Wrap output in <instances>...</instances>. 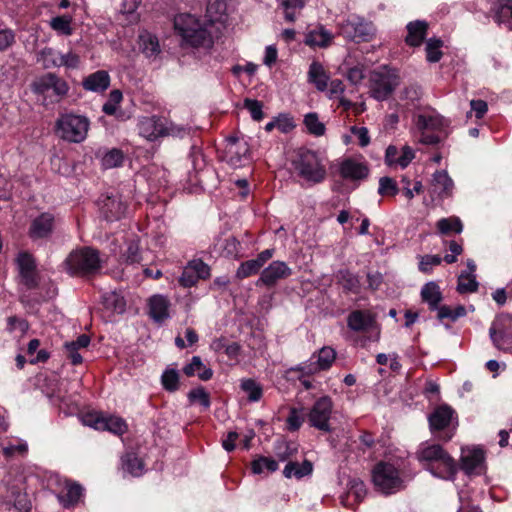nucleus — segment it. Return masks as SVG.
<instances>
[{
	"label": "nucleus",
	"mask_w": 512,
	"mask_h": 512,
	"mask_svg": "<svg viewBox=\"0 0 512 512\" xmlns=\"http://www.w3.org/2000/svg\"><path fill=\"white\" fill-rule=\"evenodd\" d=\"M165 130L163 132V137L165 136H172V137H183L185 134L188 133V129L184 126H178L173 124L172 122H169L167 119H165Z\"/></svg>",
	"instance_id": "0e129e2a"
},
{
	"label": "nucleus",
	"mask_w": 512,
	"mask_h": 512,
	"mask_svg": "<svg viewBox=\"0 0 512 512\" xmlns=\"http://www.w3.org/2000/svg\"><path fill=\"white\" fill-rule=\"evenodd\" d=\"M15 42V34L11 29H0V51L10 48Z\"/></svg>",
	"instance_id": "338daca9"
},
{
	"label": "nucleus",
	"mask_w": 512,
	"mask_h": 512,
	"mask_svg": "<svg viewBox=\"0 0 512 512\" xmlns=\"http://www.w3.org/2000/svg\"><path fill=\"white\" fill-rule=\"evenodd\" d=\"M443 45V41L438 38H430L426 42V57L431 63L439 62L443 56L440 48Z\"/></svg>",
	"instance_id": "ea45409f"
},
{
	"label": "nucleus",
	"mask_w": 512,
	"mask_h": 512,
	"mask_svg": "<svg viewBox=\"0 0 512 512\" xmlns=\"http://www.w3.org/2000/svg\"><path fill=\"white\" fill-rule=\"evenodd\" d=\"M406 29L405 43L411 47H418L426 37L428 23L424 20L411 21L407 24Z\"/></svg>",
	"instance_id": "412c9836"
},
{
	"label": "nucleus",
	"mask_w": 512,
	"mask_h": 512,
	"mask_svg": "<svg viewBox=\"0 0 512 512\" xmlns=\"http://www.w3.org/2000/svg\"><path fill=\"white\" fill-rule=\"evenodd\" d=\"M174 25L183 40L192 47L208 48L213 43L210 32L206 28L201 27L191 16H186L185 18L183 16L177 17Z\"/></svg>",
	"instance_id": "423d86ee"
},
{
	"label": "nucleus",
	"mask_w": 512,
	"mask_h": 512,
	"mask_svg": "<svg viewBox=\"0 0 512 512\" xmlns=\"http://www.w3.org/2000/svg\"><path fill=\"white\" fill-rule=\"evenodd\" d=\"M336 358V352L331 347H323L318 353L317 364L319 370H327Z\"/></svg>",
	"instance_id": "8fccbe9b"
},
{
	"label": "nucleus",
	"mask_w": 512,
	"mask_h": 512,
	"mask_svg": "<svg viewBox=\"0 0 512 512\" xmlns=\"http://www.w3.org/2000/svg\"><path fill=\"white\" fill-rule=\"evenodd\" d=\"M251 469L254 474H261L265 469L268 472H275L278 469V463L272 458L259 456L251 463Z\"/></svg>",
	"instance_id": "58836bf2"
},
{
	"label": "nucleus",
	"mask_w": 512,
	"mask_h": 512,
	"mask_svg": "<svg viewBox=\"0 0 512 512\" xmlns=\"http://www.w3.org/2000/svg\"><path fill=\"white\" fill-rule=\"evenodd\" d=\"M20 283L27 289V290H34L39 287L40 284V276L37 272V270H34L32 272H25L19 274Z\"/></svg>",
	"instance_id": "6e6d98bb"
},
{
	"label": "nucleus",
	"mask_w": 512,
	"mask_h": 512,
	"mask_svg": "<svg viewBox=\"0 0 512 512\" xmlns=\"http://www.w3.org/2000/svg\"><path fill=\"white\" fill-rule=\"evenodd\" d=\"M103 304L107 309H111L118 313H122L125 310V301L123 297L119 296L115 292L103 295Z\"/></svg>",
	"instance_id": "09e8293b"
},
{
	"label": "nucleus",
	"mask_w": 512,
	"mask_h": 512,
	"mask_svg": "<svg viewBox=\"0 0 512 512\" xmlns=\"http://www.w3.org/2000/svg\"><path fill=\"white\" fill-rule=\"evenodd\" d=\"M437 228L441 234L447 235L451 232L457 234L462 232L463 225L458 217L442 218L437 222Z\"/></svg>",
	"instance_id": "e433bc0d"
},
{
	"label": "nucleus",
	"mask_w": 512,
	"mask_h": 512,
	"mask_svg": "<svg viewBox=\"0 0 512 512\" xmlns=\"http://www.w3.org/2000/svg\"><path fill=\"white\" fill-rule=\"evenodd\" d=\"M339 172L344 179L363 180L367 178L369 168L364 163L347 158L342 161Z\"/></svg>",
	"instance_id": "6ab92c4d"
},
{
	"label": "nucleus",
	"mask_w": 512,
	"mask_h": 512,
	"mask_svg": "<svg viewBox=\"0 0 512 512\" xmlns=\"http://www.w3.org/2000/svg\"><path fill=\"white\" fill-rule=\"evenodd\" d=\"M495 20L512 30V0H498Z\"/></svg>",
	"instance_id": "7c9ffc66"
},
{
	"label": "nucleus",
	"mask_w": 512,
	"mask_h": 512,
	"mask_svg": "<svg viewBox=\"0 0 512 512\" xmlns=\"http://www.w3.org/2000/svg\"><path fill=\"white\" fill-rule=\"evenodd\" d=\"M374 321L370 312L355 310L348 315L347 326L353 331H365L373 325Z\"/></svg>",
	"instance_id": "393cba45"
},
{
	"label": "nucleus",
	"mask_w": 512,
	"mask_h": 512,
	"mask_svg": "<svg viewBox=\"0 0 512 512\" xmlns=\"http://www.w3.org/2000/svg\"><path fill=\"white\" fill-rule=\"evenodd\" d=\"M333 409V403L330 397L323 396L319 398L311 408L308 414L310 425L324 432H331L329 423Z\"/></svg>",
	"instance_id": "1a4fd4ad"
},
{
	"label": "nucleus",
	"mask_w": 512,
	"mask_h": 512,
	"mask_svg": "<svg viewBox=\"0 0 512 512\" xmlns=\"http://www.w3.org/2000/svg\"><path fill=\"white\" fill-rule=\"evenodd\" d=\"M64 266L71 276L87 277L102 269V261L97 249L84 246L72 250L65 259Z\"/></svg>",
	"instance_id": "7ed1b4c3"
},
{
	"label": "nucleus",
	"mask_w": 512,
	"mask_h": 512,
	"mask_svg": "<svg viewBox=\"0 0 512 512\" xmlns=\"http://www.w3.org/2000/svg\"><path fill=\"white\" fill-rule=\"evenodd\" d=\"M454 414L455 411L449 405H439L428 417L430 430L432 432L444 430L450 425Z\"/></svg>",
	"instance_id": "dca6fc26"
},
{
	"label": "nucleus",
	"mask_w": 512,
	"mask_h": 512,
	"mask_svg": "<svg viewBox=\"0 0 512 512\" xmlns=\"http://www.w3.org/2000/svg\"><path fill=\"white\" fill-rule=\"evenodd\" d=\"M124 154L122 150L113 148L108 151L102 158V166L105 169L119 167L123 164Z\"/></svg>",
	"instance_id": "37998d69"
},
{
	"label": "nucleus",
	"mask_w": 512,
	"mask_h": 512,
	"mask_svg": "<svg viewBox=\"0 0 512 512\" xmlns=\"http://www.w3.org/2000/svg\"><path fill=\"white\" fill-rule=\"evenodd\" d=\"M71 21L72 18L70 16H57L51 19L50 26L54 31L62 35L68 36L71 35L73 32V29L71 27Z\"/></svg>",
	"instance_id": "79ce46f5"
},
{
	"label": "nucleus",
	"mask_w": 512,
	"mask_h": 512,
	"mask_svg": "<svg viewBox=\"0 0 512 512\" xmlns=\"http://www.w3.org/2000/svg\"><path fill=\"white\" fill-rule=\"evenodd\" d=\"M304 124L308 132L314 136L319 137L325 134V125L319 121L318 114L315 112H310L305 115Z\"/></svg>",
	"instance_id": "4c0bfd02"
},
{
	"label": "nucleus",
	"mask_w": 512,
	"mask_h": 512,
	"mask_svg": "<svg viewBox=\"0 0 512 512\" xmlns=\"http://www.w3.org/2000/svg\"><path fill=\"white\" fill-rule=\"evenodd\" d=\"M54 216L44 212L37 216L30 224L28 235L31 239H43L49 237L54 230Z\"/></svg>",
	"instance_id": "4468645a"
},
{
	"label": "nucleus",
	"mask_w": 512,
	"mask_h": 512,
	"mask_svg": "<svg viewBox=\"0 0 512 512\" xmlns=\"http://www.w3.org/2000/svg\"><path fill=\"white\" fill-rule=\"evenodd\" d=\"M421 298L431 311H435L443 300L439 285L433 281L426 283L421 289Z\"/></svg>",
	"instance_id": "bb28decb"
},
{
	"label": "nucleus",
	"mask_w": 512,
	"mask_h": 512,
	"mask_svg": "<svg viewBox=\"0 0 512 512\" xmlns=\"http://www.w3.org/2000/svg\"><path fill=\"white\" fill-rule=\"evenodd\" d=\"M262 266L255 259L247 260L242 262L236 271V277L238 279H244L249 276L257 274Z\"/></svg>",
	"instance_id": "de8ad7c7"
},
{
	"label": "nucleus",
	"mask_w": 512,
	"mask_h": 512,
	"mask_svg": "<svg viewBox=\"0 0 512 512\" xmlns=\"http://www.w3.org/2000/svg\"><path fill=\"white\" fill-rule=\"evenodd\" d=\"M188 265L199 279H206L210 276V267L201 259H194L190 261Z\"/></svg>",
	"instance_id": "bf43d9fd"
},
{
	"label": "nucleus",
	"mask_w": 512,
	"mask_h": 512,
	"mask_svg": "<svg viewBox=\"0 0 512 512\" xmlns=\"http://www.w3.org/2000/svg\"><path fill=\"white\" fill-rule=\"evenodd\" d=\"M187 398L191 404L199 402L205 409H208L211 405L210 395L202 386L190 390Z\"/></svg>",
	"instance_id": "49530a36"
},
{
	"label": "nucleus",
	"mask_w": 512,
	"mask_h": 512,
	"mask_svg": "<svg viewBox=\"0 0 512 512\" xmlns=\"http://www.w3.org/2000/svg\"><path fill=\"white\" fill-rule=\"evenodd\" d=\"M199 280L198 276L194 273V271L190 268L189 265L185 267L182 272V275L179 278V283L185 287L189 288L194 286Z\"/></svg>",
	"instance_id": "680f3d73"
},
{
	"label": "nucleus",
	"mask_w": 512,
	"mask_h": 512,
	"mask_svg": "<svg viewBox=\"0 0 512 512\" xmlns=\"http://www.w3.org/2000/svg\"><path fill=\"white\" fill-rule=\"evenodd\" d=\"M123 256L125 257V261L128 264L139 263L141 256L138 243L130 242Z\"/></svg>",
	"instance_id": "052dcab7"
},
{
	"label": "nucleus",
	"mask_w": 512,
	"mask_h": 512,
	"mask_svg": "<svg viewBox=\"0 0 512 512\" xmlns=\"http://www.w3.org/2000/svg\"><path fill=\"white\" fill-rule=\"evenodd\" d=\"M165 118L153 115L143 118L139 123V133L149 141L163 137Z\"/></svg>",
	"instance_id": "2eb2a0df"
},
{
	"label": "nucleus",
	"mask_w": 512,
	"mask_h": 512,
	"mask_svg": "<svg viewBox=\"0 0 512 512\" xmlns=\"http://www.w3.org/2000/svg\"><path fill=\"white\" fill-rule=\"evenodd\" d=\"M292 270L283 261H273L268 267L262 270L260 278L256 285H264L268 288L273 287L279 280L291 276Z\"/></svg>",
	"instance_id": "f8f14e48"
},
{
	"label": "nucleus",
	"mask_w": 512,
	"mask_h": 512,
	"mask_svg": "<svg viewBox=\"0 0 512 512\" xmlns=\"http://www.w3.org/2000/svg\"><path fill=\"white\" fill-rule=\"evenodd\" d=\"M356 16L349 18L339 24V34L346 40L356 42L357 36L355 35Z\"/></svg>",
	"instance_id": "603ef678"
},
{
	"label": "nucleus",
	"mask_w": 512,
	"mask_h": 512,
	"mask_svg": "<svg viewBox=\"0 0 512 512\" xmlns=\"http://www.w3.org/2000/svg\"><path fill=\"white\" fill-rule=\"evenodd\" d=\"M485 455L481 448L462 450L460 457V469L467 475H471L475 469L484 462Z\"/></svg>",
	"instance_id": "aec40b11"
},
{
	"label": "nucleus",
	"mask_w": 512,
	"mask_h": 512,
	"mask_svg": "<svg viewBox=\"0 0 512 512\" xmlns=\"http://www.w3.org/2000/svg\"><path fill=\"white\" fill-rule=\"evenodd\" d=\"M304 422V418L299 415L296 408H291L289 415L287 417V428L289 431L294 432L297 431L302 423Z\"/></svg>",
	"instance_id": "e2e57ef3"
},
{
	"label": "nucleus",
	"mask_w": 512,
	"mask_h": 512,
	"mask_svg": "<svg viewBox=\"0 0 512 512\" xmlns=\"http://www.w3.org/2000/svg\"><path fill=\"white\" fill-rule=\"evenodd\" d=\"M140 48L146 57H154L160 53V46L157 37L146 33L139 37Z\"/></svg>",
	"instance_id": "72a5a7b5"
},
{
	"label": "nucleus",
	"mask_w": 512,
	"mask_h": 512,
	"mask_svg": "<svg viewBox=\"0 0 512 512\" xmlns=\"http://www.w3.org/2000/svg\"><path fill=\"white\" fill-rule=\"evenodd\" d=\"M89 119L74 113H62L55 122L54 132L60 139L70 143L85 140L89 130Z\"/></svg>",
	"instance_id": "20e7f679"
},
{
	"label": "nucleus",
	"mask_w": 512,
	"mask_h": 512,
	"mask_svg": "<svg viewBox=\"0 0 512 512\" xmlns=\"http://www.w3.org/2000/svg\"><path fill=\"white\" fill-rule=\"evenodd\" d=\"M329 76L321 63L313 61L308 71V81L315 85L319 91H325L328 87Z\"/></svg>",
	"instance_id": "cd10ccee"
},
{
	"label": "nucleus",
	"mask_w": 512,
	"mask_h": 512,
	"mask_svg": "<svg viewBox=\"0 0 512 512\" xmlns=\"http://www.w3.org/2000/svg\"><path fill=\"white\" fill-rule=\"evenodd\" d=\"M305 5L304 0H284L282 6L285 9V19L289 22H294L296 15L294 10H301Z\"/></svg>",
	"instance_id": "4d7b16f0"
},
{
	"label": "nucleus",
	"mask_w": 512,
	"mask_h": 512,
	"mask_svg": "<svg viewBox=\"0 0 512 512\" xmlns=\"http://www.w3.org/2000/svg\"><path fill=\"white\" fill-rule=\"evenodd\" d=\"M31 89L36 94H45L52 90L56 96L64 97L69 91L67 82L57 74L49 72L36 79L31 84Z\"/></svg>",
	"instance_id": "9d476101"
},
{
	"label": "nucleus",
	"mask_w": 512,
	"mask_h": 512,
	"mask_svg": "<svg viewBox=\"0 0 512 512\" xmlns=\"http://www.w3.org/2000/svg\"><path fill=\"white\" fill-rule=\"evenodd\" d=\"M123 98L122 92L118 89L112 90L109 94V99L104 103L102 111L107 115H114L117 110V105Z\"/></svg>",
	"instance_id": "864d4df0"
},
{
	"label": "nucleus",
	"mask_w": 512,
	"mask_h": 512,
	"mask_svg": "<svg viewBox=\"0 0 512 512\" xmlns=\"http://www.w3.org/2000/svg\"><path fill=\"white\" fill-rule=\"evenodd\" d=\"M489 336L498 349H502L504 344H512V314H498L491 324Z\"/></svg>",
	"instance_id": "6e6552de"
},
{
	"label": "nucleus",
	"mask_w": 512,
	"mask_h": 512,
	"mask_svg": "<svg viewBox=\"0 0 512 512\" xmlns=\"http://www.w3.org/2000/svg\"><path fill=\"white\" fill-rule=\"evenodd\" d=\"M297 453V447L285 440H278L275 444V454L280 461H286Z\"/></svg>",
	"instance_id": "a18cd8bd"
},
{
	"label": "nucleus",
	"mask_w": 512,
	"mask_h": 512,
	"mask_svg": "<svg viewBox=\"0 0 512 512\" xmlns=\"http://www.w3.org/2000/svg\"><path fill=\"white\" fill-rule=\"evenodd\" d=\"M161 384L167 392H176L180 386L179 372L174 368H166L161 375Z\"/></svg>",
	"instance_id": "473e14b6"
},
{
	"label": "nucleus",
	"mask_w": 512,
	"mask_h": 512,
	"mask_svg": "<svg viewBox=\"0 0 512 512\" xmlns=\"http://www.w3.org/2000/svg\"><path fill=\"white\" fill-rule=\"evenodd\" d=\"M454 183L445 170L436 171L431 181L430 194L440 199L451 196Z\"/></svg>",
	"instance_id": "a211bd4d"
},
{
	"label": "nucleus",
	"mask_w": 512,
	"mask_h": 512,
	"mask_svg": "<svg viewBox=\"0 0 512 512\" xmlns=\"http://www.w3.org/2000/svg\"><path fill=\"white\" fill-rule=\"evenodd\" d=\"M40 55L45 61L44 68H50V67L62 66V65L66 66L68 68H77L80 63L79 56L74 53H71V52L61 55L59 62H57L55 60H47L48 56L53 55L52 48L46 47V48L42 49L40 52Z\"/></svg>",
	"instance_id": "b1692460"
},
{
	"label": "nucleus",
	"mask_w": 512,
	"mask_h": 512,
	"mask_svg": "<svg viewBox=\"0 0 512 512\" xmlns=\"http://www.w3.org/2000/svg\"><path fill=\"white\" fill-rule=\"evenodd\" d=\"M241 389L247 394L251 402L259 401L263 395V389L254 379H244L240 385Z\"/></svg>",
	"instance_id": "c9c22d12"
},
{
	"label": "nucleus",
	"mask_w": 512,
	"mask_h": 512,
	"mask_svg": "<svg viewBox=\"0 0 512 512\" xmlns=\"http://www.w3.org/2000/svg\"><path fill=\"white\" fill-rule=\"evenodd\" d=\"M65 488L66 493L58 494L57 499L65 509H69L76 506L80 502L81 498L83 497L84 489L79 483L72 481H67Z\"/></svg>",
	"instance_id": "4be33fe9"
},
{
	"label": "nucleus",
	"mask_w": 512,
	"mask_h": 512,
	"mask_svg": "<svg viewBox=\"0 0 512 512\" xmlns=\"http://www.w3.org/2000/svg\"><path fill=\"white\" fill-rule=\"evenodd\" d=\"M291 164L297 176L310 185L320 184L326 179V167L318 153L313 150L298 149Z\"/></svg>",
	"instance_id": "f03ea898"
},
{
	"label": "nucleus",
	"mask_w": 512,
	"mask_h": 512,
	"mask_svg": "<svg viewBox=\"0 0 512 512\" xmlns=\"http://www.w3.org/2000/svg\"><path fill=\"white\" fill-rule=\"evenodd\" d=\"M332 38L333 35L324 26L319 25L306 34L304 43L310 47H327L330 45Z\"/></svg>",
	"instance_id": "a878e982"
},
{
	"label": "nucleus",
	"mask_w": 512,
	"mask_h": 512,
	"mask_svg": "<svg viewBox=\"0 0 512 512\" xmlns=\"http://www.w3.org/2000/svg\"><path fill=\"white\" fill-rule=\"evenodd\" d=\"M244 107L250 112L253 120L261 121L264 118L263 103L256 99L246 98L244 100Z\"/></svg>",
	"instance_id": "5fc2aeb1"
},
{
	"label": "nucleus",
	"mask_w": 512,
	"mask_h": 512,
	"mask_svg": "<svg viewBox=\"0 0 512 512\" xmlns=\"http://www.w3.org/2000/svg\"><path fill=\"white\" fill-rule=\"evenodd\" d=\"M16 264L19 274L37 270L35 258L28 252H20L16 258Z\"/></svg>",
	"instance_id": "c03bdc74"
},
{
	"label": "nucleus",
	"mask_w": 512,
	"mask_h": 512,
	"mask_svg": "<svg viewBox=\"0 0 512 512\" xmlns=\"http://www.w3.org/2000/svg\"><path fill=\"white\" fill-rule=\"evenodd\" d=\"M416 458L434 476L446 480H454L458 466L455 460L439 444L421 447L416 452Z\"/></svg>",
	"instance_id": "f257e3e1"
},
{
	"label": "nucleus",
	"mask_w": 512,
	"mask_h": 512,
	"mask_svg": "<svg viewBox=\"0 0 512 512\" xmlns=\"http://www.w3.org/2000/svg\"><path fill=\"white\" fill-rule=\"evenodd\" d=\"M373 482L383 493L391 494L402 483L396 468L388 463H379L373 471Z\"/></svg>",
	"instance_id": "0eeeda50"
},
{
	"label": "nucleus",
	"mask_w": 512,
	"mask_h": 512,
	"mask_svg": "<svg viewBox=\"0 0 512 512\" xmlns=\"http://www.w3.org/2000/svg\"><path fill=\"white\" fill-rule=\"evenodd\" d=\"M123 470L134 477L142 475L144 464L134 453H127L122 457Z\"/></svg>",
	"instance_id": "2f4dec72"
},
{
	"label": "nucleus",
	"mask_w": 512,
	"mask_h": 512,
	"mask_svg": "<svg viewBox=\"0 0 512 512\" xmlns=\"http://www.w3.org/2000/svg\"><path fill=\"white\" fill-rule=\"evenodd\" d=\"M442 258L439 255H425L419 263V270L423 273H430L433 266L440 265Z\"/></svg>",
	"instance_id": "13d9d810"
},
{
	"label": "nucleus",
	"mask_w": 512,
	"mask_h": 512,
	"mask_svg": "<svg viewBox=\"0 0 512 512\" xmlns=\"http://www.w3.org/2000/svg\"><path fill=\"white\" fill-rule=\"evenodd\" d=\"M170 305L171 303L166 296L159 294L153 295L148 300V314L156 323L161 324L170 317Z\"/></svg>",
	"instance_id": "f3484780"
},
{
	"label": "nucleus",
	"mask_w": 512,
	"mask_h": 512,
	"mask_svg": "<svg viewBox=\"0 0 512 512\" xmlns=\"http://www.w3.org/2000/svg\"><path fill=\"white\" fill-rule=\"evenodd\" d=\"M110 85V76L105 70H98L86 78L82 82V86L87 91L102 93L108 89Z\"/></svg>",
	"instance_id": "5701e85b"
},
{
	"label": "nucleus",
	"mask_w": 512,
	"mask_h": 512,
	"mask_svg": "<svg viewBox=\"0 0 512 512\" xmlns=\"http://www.w3.org/2000/svg\"><path fill=\"white\" fill-rule=\"evenodd\" d=\"M83 423L96 430L110 431L116 435H122L127 431V425L120 417H103L89 413L84 416Z\"/></svg>",
	"instance_id": "9b49d317"
},
{
	"label": "nucleus",
	"mask_w": 512,
	"mask_h": 512,
	"mask_svg": "<svg viewBox=\"0 0 512 512\" xmlns=\"http://www.w3.org/2000/svg\"><path fill=\"white\" fill-rule=\"evenodd\" d=\"M399 188L396 181L388 176L381 177L379 180L378 193L382 196H395L398 194Z\"/></svg>",
	"instance_id": "3c124183"
},
{
	"label": "nucleus",
	"mask_w": 512,
	"mask_h": 512,
	"mask_svg": "<svg viewBox=\"0 0 512 512\" xmlns=\"http://www.w3.org/2000/svg\"><path fill=\"white\" fill-rule=\"evenodd\" d=\"M203 367V362L199 356H193L191 362L183 367V372L186 376L192 377L196 371H200Z\"/></svg>",
	"instance_id": "774afa93"
},
{
	"label": "nucleus",
	"mask_w": 512,
	"mask_h": 512,
	"mask_svg": "<svg viewBox=\"0 0 512 512\" xmlns=\"http://www.w3.org/2000/svg\"><path fill=\"white\" fill-rule=\"evenodd\" d=\"M313 471V464L309 460H304L302 464L297 462L290 461L286 464L283 475L286 478H291L292 476L300 479L304 476L310 475Z\"/></svg>",
	"instance_id": "c85d7f7f"
},
{
	"label": "nucleus",
	"mask_w": 512,
	"mask_h": 512,
	"mask_svg": "<svg viewBox=\"0 0 512 512\" xmlns=\"http://www.w3.org/2000/svg\"><path fill=\"white\" fill-rule=\"evenodd\" d=\"M400 82L398 71L385 66L381 70L371 72L369 77L370 94L377 101L387 100L400 85Z\"/></svg>",
	"instance_id": "39448f33"
},
{
	"label": "nucleus",
	"mask_w": 512,
	"mask_h": 512,
	"mask_svg": "<svg viewBox=\"0 0 512 512\" xmlns=\"http://www.w3.org/2000/svg\"><path fill=\"white\" fill-rule=\"evenodd\" d=\"M355 32L357 36L356 43L369 42L375 35V27L371 21L356 16Z\"/></svg>",
	"instance_id": "c756f323"
},
{
	"label": "nucleus",
	"mask_w": 512,
	"mask_h": 512,
	"mask_svg": "<svg viewBox=\"0 0 512 512\" xmlns=\"http://www.w3.org/2000/svg\"><path fill=\"white\" fill-rule=\"evenodd\" d=\"M339 281L344 290L359 293L361 289L360 278L349 270L339 271Z\"/></svg>",
	"instance_id": "f704fd0d"
},
{
	"label": "nucleus",
	"mask_w": 512,
	"mask_h": 512,
	"mask_svg": "<svg viewBox=\"0 0 512 512\" xmlns=\"http://www.w3.org/2000/svg\"><path fill=\"white\" fill-rule=\"evenodd\" d=\"M478 290V282L475 275L466 274L462 272L458 278L457 291L460 294L472 293Z\"/></svg>",
	"instance_id": "a19ab883"
},
{
	"label": "nucleus",
	"mask_w": 512,
	"mask_h": 512,
	"mask_svg": "<svg viewBox=\"0 0 512 512\" xmlns=\"http://www.w3.org/2000/svg\"><path fill=\"white\" fill-rule=\"evenodd\" d=\"M127 206L118 195H107L100 202L101 216L107 222L120 220L126 212Z\"/></svg>",
	"instance_id": "ddd939ff"
},
{
	"label": "nucleus",
	"mask_w": 512,
	"mask_h": 512,
	"mask_svg": "<svg viewBox=\"0 0 512 512\" xmlns=\"http://www.w3.org/2000/svg\"><path fill=\"white\" fill-rule=\"evenodd\" d=\"M349 494L354 495L356 500L361 501L366 494V489L363 481L359 479H352L349 482Z\"/></svg>",
	"instance_id": "69168bd1"
}]
</instances>
